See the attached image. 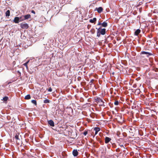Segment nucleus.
<instances>
[{
	"label": "nucleus",
	"mask_w": 158,
	"mask_h": 158,
	"mask_svg": "<svg viewBox=\"0 0 158 158\" xmlns=\"http://www.w3.org/2000/svg\"><path fill=\"white\" fill-rule=\"evenodd\" d=\"M100 129L99 128L96 127L91 130L92 133H91V135H93V138L94 137L95 135L97 134L98 132L100 131Z\"/></svg>",
	"instance_id": "f257e3e1"
},
{
	"label": "nucleus",
	"mask_w": 158,
	"mask_h": 158,
	"mask_svg": "<svg viewBox=\"0 0 158 158\" xmlns=\"http://www.w3.org/2000/svg\"><path fill=\"white\" fill-rule=\"evenodd\" d=\"M20 27L23 29H27L28 28L29 26L28 24L25 23V22L21 23L20 24Z\"/></svg>",
	"instance_id": "f03ea898"
},
{
	"label": "nucleus",
	"mask_w": 158,
	"mask_h": 158,
	"mask_svg": "<svg viewBox=\"0 0 158 158\" xmlns=\"http://www.w3.org/2000/svg\"><path fill=\"white\" fill-rule=\"evenodd\" d=\"M22 17H23V18L20 21H23L25 20L28 19H29L31 18V16L30 14H27L25 15L22 16L20 17V19H21Z\"/></svg>",
	"instance_id": "7ed1b4c3"
},
{
	"label": "nucleus",
	"mask_w": 158,
	"mask_h": 158,
	"mask_svg": "<svg viewBox=\"0 0 158 158\" xmlns=\"http://www.w3.org/2000/svg\"><path fill=\"white\" fill-rule=\"evenodd\" d=\"M140 54H146V55H147V57H148L149 56H151V55H153L150 52H145V51L141 52L140 53Z\"/></svg>",
	"instance_id": "20e7f679"
},
{
	"label": "nucleus",
	"mask_w": 158,
	"mask_h": 158,
	"mask_svg": "<svg viewBox=\"0 0 158 158\" xmlns=\"http://www.w3.org/2000/svg\"><path fill=\"white\" fill-rule=\"evenodd\" d=\"M20 17L19 18L18 17H15L14 18V20H13V22L16 23H18L19 22H20Z\"/></svg>",
	"instance_id": "39448f33"
},
{
	"label": "nucleus",
	"mask_w": 158,
	"mask_h": 158,
	"mask_svg": "<svg viewBox=\"0 0 158 158\" xmlns=\"http://www.w3.org/2000/svg\"><path fill=\"white\" fill-rule=\"evenodd\" d=\"M48 124L50 125L51 126L53 127L54 126V122L52 120H49L48 121Z\"/></svg>",
	"instance_id": "423d86ee"
},
{
	"label": "nucleus",
	"mask_w": 158,
	"mask_h": 158,
	"mask_svg": "<svg viewBox=\"0 0 158 158\" xmlns=\"http://www.w3.org/2000/svg\"><path fill=\"white\" fill-rule=\"evenodd\" d=\"M103 8L101 7H100L98 8H96V10H97L98 12V13H101V12L102 11Z\"/></svg>",
	"instance_id": "0eeeda50"
},
{
	"label": "nucleus",
	"mask_w": 158,
	"mask_h": 158,
	"mask_svg": "<svg viewBox=\"0 0 158 158\" xmlns=\"http://www.w3.org/2000/svg\"><path fill=\"white\" fill-rule=\"evenodd\" d=\"M100 32L101 34L102 35H104L106 33V29L105 28H103L101 29H100Z\"/></svg>",
	"instance_id": "6e6552de"
},
{
	"label": "nucleus",
	"mask_w": 158,
	"mask_h": 158,
	"mask_svg": "<svg viewBox=\"0 0 158 158\" xmlns=\"http://www.w3.org/2000/svg\"><path fill=\"white\" fill-rule=\"evenodd\" d=\"M97 101L100 104V105L102 106H104L103 104L104 102L100 98H97Z\"/></svg>",
	"instance_id": "1a4fd4ad"
},
{
	"label": "nucleus",
	"mask_w": 158,
	"mask_h": 158,
	"mask_svg": "<svg viewBox=\"0 0 158 158\" xmlns=\"http://www.w3.org/2000/svg\"><path fill=\"white\" fill-rule=\"evenodd\" d=\"M73 155L74 156H77L78 154V152L77 150H74L73 152Z\"/></svg>",
	"instance_id": "9d476101"
},
{
	"label": "nucleus",
	"mask_w": 158,
	"mask_h": 158,
	"mask_svg": "<svg viewBox=\"0 0 158 158\" xmlns=\"http://www.w3.org/2000/svg\"><path fill=\"white\" fill-rule=\"evenodd\" d=\"M111 140L110 138L108 137H106L105 138V143H108L109 141Z\"/></svg>",
	"instance_id": "9b49d317"
},
{
	"label": "nucleus",
	"mask_w": 158,
	"mask_h": 158,
	"mask_svg": "<svg viewBox=\"0 0 158 158\" xmlns=\"http://www.w3.org/2000/svg\"><path fill=\"white\" fill-rule=\"evenodd\" d=\"M100 27L97 29V36L98 37H100V34H101L100 32Z\"/></svg>",
	"instance_id": "f8f14e48"
},
{
	"label": "nucleus",
	"mask_w": 158,
	"mask_h": 158,
	"mask_svg": "<svg viewBox=\"0 0 158 158\" xmlns=\"http://www.w3.org/2000/svg\"><path fill=\"white\" fill-rule=\"evenodd\" d=\"M140 32V30L139 29H137L135 31V35H138Z\"/></svg>",
	"instance_id": "ddd939ff"
},
{
	"label": "nucleus",
	"mask_w": 158,
	"mask_h": 158,
	"mask_svg": "<svg viewBox=\"0 0 158 158\" xmlns=\"http://www.w3.org/2000/svg\"><path fill=\"white\" fill-rule=\"evenodd\" d=\"M19 134H16V135L15 136V139H16V140H19V141H20V139H19Z\"/></svg>",
	"instance_id": "4468645a"
},
{
	"label": "nucleus",
	"mask_w": 158,
	"mask_h": 158,
	"mask_svg": "<svg viewBox=\"0 0 158 158\" xmlns=\"http://www.w3.org/2000/svg\"><path fill=\"white\" fill-rule=\"evenodd\" d=\"M10 10H8L5 13L6 16V17L9 16L10 15Z\"/></svg>",
	"instance_id": "2eb2a0df"
},
{
	"label": "nucleus",
	"mask_w": 158,
	"mask_h": 158,
	"mask_svg": "<svg viewBox=\"0 0 158 158\" xmlns=\"http://www.w3.org/2000/svg\"><path fill=\"white\" fill-rule=\"evenodd\" d=\"M96 18H94L93 19H90L89 20V22L91 23H94L96 21Z\"/></svg>",
	"instance_id": "dca6fc26"
},
{
	"label": "nucleus",
	"mask_w": 158,
	"mask_h": 158,
	"mask_svg": "<svg viewBox=\"0 0 158 158\" xmlns=\"http://www.w3.org/2000/svg\"><path fill=\"white\" fill-rule=\"evenodd\" d=\"M102 25L103 27H106L107 26V23L106 22H104L102 23Z\"/></svg>",
	"instance_id": "f3484780"
},
{
	"label": "nucleus",
	"mask_w": 158,
	"mask_h": 158,
	"mask_svg": "<svg viewBox=\"0 0 158 158\" xmlns=\"http://www.w3.org/2000/svg\"><path fill=\"white\" fill-rule=\"evenodd\" d=\"M31 98V96L30 94H28L26 96L24 99L26 100H28Z\"/></svg>",
	"instance_id": "a211bd4d"
},
{
	"label": "nucleus",
	"mask_w": 158,
	"mask_h": 158,
	"mask_svg": "<svg viewBox=\"0 0 158 158\" xmlns=\"http://www.w3.org/2000/svg\"><path fill=\"white\" fill-rule=\"evenodd\" d=\"M50 102V101L49 99H46L44 100V102L45 103H49Z\"/></svg>",
	"instance_id": "6ab92c4d"
},
{
	"label": "nucleus",
	"mask_w": 158,
	"mask_h": 158,
	"mask_svg": "<svg viewBox=\"0 0 158 158\" xmlns=\"http://www.w3.org/2000/svg\"><path fill=\"white\" fill-rule=\"evenodd\" d=\"M8 99V98L7 97L5 96L3 98V100L4 101H6Z\"/></svg>",
	"instance_id": "aec40b11"
},
{
	"label": "nucleus",
	"mask_w": 158,
	"mask_h": 158,
	"mask_svg": "<svg viewBox=\"0 0 158 158\" xmlns=\"http://www.w3.org/2000/svg\"><path fill=\"white\" fill-rule=\"evenodd\" d=\"M31 102L32 103H33V104H34L35 105H37L36 101L35 100H31Z\"/></svg>",
	"instance_id": "412c9836"
},
{
	"label": "nucleus",
	"mask_w": 158,
	"mask_h": 158,
	"mask_svg": "<svg viewBox=\"0 0 158 158\" xmlns=\"http://www.w3.org/2000/svg\"><path fill=\"white\" fill-rule=\"evenodd\" d=\"M29 61L27 62H26L25 63H24L23 64V65L24 66H25L26 67V68H27V64L29 62Z\"/></svg>",
	"instance_id": "4be33fe9"
},
{
	"label": "nucleus",
	"mask_w": 158,
	"mask_h": 158,
	"mask_svg": "<svg viewBox=\"0 0 158 158\" xmlns=\"http://www.w3.org/2000/svg\"><path fill=\"white\" fill-rule=\"evenodd\" d=\"M88 133V131H85L84 132H83V134L84 135H86Z\"/></svg>",
	"instance_id": "5701e85b"
},
{
	"label": "nucleus",
	"mask_w": 158,
	"mask_h": 158,
	"mask_svg": "<svg viewBox=\"0 0 158 158\" xmlns=\"http://www.w3.org/2000/svg\"><path fill=\"white\" fill-rule=\"evenodd\" d=\"M16 142L18 144V145H19L21 143V141H19V140H16Z\"/></svg>",
	"instance_id": "b1692460"
},
{
	"label": "nucleus",
	"mask_w": 158,
	"mask_h": 158,
	"mask_svg": "<svg viewBox=\"0 0 158 158\" xmlns=\"http://www.w3.org/2000/svg\"><path fill=\"white\" fill-rule=\"evenodd\" d=\"M114 104L115 105H118V101H115V102H114Z\"/></svg>",
	"instance_id": "393cba45"
},
{
	"label": "nucleus",
	"mask_w": 158,
	"mask_h": 158,
	"mask_svg": "<svg viewBox=\"0 0 158 158\" xmlns=\"http://www.w3.org/2000/svg\"><path fill=\"white\" fill-rule=\"evenodd\" d=\"M52 89L51 87H50L48 90V91L49 92H51L52 91Z\"/></svg>",
	"instance_id": "a878e982"
},
{
	"label": "nucleus",
	"mask_w": 158,
	"mask_h": 158,
	"mask_svg": "<svg viewBox=\"0 0 158 158\" xmlns=\"http://www.w3.org/2000/svg\"><path fill=\"white\" fill-rule=\"evenodd\" d=\"M83 132H81L80 133V136H81V137H83Z\"/></svg>",
	"instance_id": "bb28decb"
},
{
	"label": "nucleus",
	"mask_w": 158,
	"mask_h": 158,
	"mask_svg": "<svg viewBox=\"0 0 158 158\" xmlns=\"http://www.w3.org/2000/svg\"><path fill=\"white\" fill-rule=\"evenodd\" d=\"M84 130V128L83 127H81V128L80 129L79 131H83Z\"/></svg>",
	"instance_id": "cd10ccee"
},
{
	"label": "nucleus",
	"mask_w": 158,
	"mask_h": 158,
	"mask_svg": "<svg viewBox=\"0 0 158 158\" xmlns=\"http://www.w3.org/2000/svg\"><path fill=\"white\" fill-rule=\"evenodd\" d=\"M31 12L34 14H35V12L34 10H32L31 11Z\"/></svg>",
	"instance_id": "c85d7f7f"
},
{
	"label": "nucleus",
	"mask_w": 158,
	"mask_h": 158,
	"mask_svg": "<svg viewBox=\"0 0 158 158\" xmlns=\"http://www.w3.org/2000/svg\"><path fill=\"white\" fill-rule=\"evenodd\" d=\"M155 71L156 72H158V69L157 68H156V69L155 70Z\"/></svg>",
	"instance_id": "c756f323"
},
{
	"label": "nucleus",
	"mask_w": 158,
	"mask_h": 158,
	"mask_svg": "<svg viewBox=\"0 0 158 158\" xmlns=\"http://www.w3.org/2000/svg\"><path fill=\"white\" fill-rule=\"evenodd\" d=\"M83 99L82 98H81L80 99V102H82L83 101Z\"/></svg>",
	"instance_id": "7c9ffc66"
},
{
	"label": "nucleus",
	"mask_w": 158,
	"mask_h": 158,
	"mask_svg": "<svg viewBox=\"0 0 158 158\" xmlns=\"http://www.w3.org/2000/svg\"><path fill=\"white\" fill-rule=\"evenodd\" d=\"M102 23H101L100 22H98V25H102Z\"/></svg>",
	"instance_id": "2f4dec72"
},
{
	"label": "nucleus",
	"mask_w": 158,
	"mask_h": 158,
	"mask_svg": "<svg viewBox=\"0 0 158 158\" xmlns=\"http://www.w3.org/2000/svg\"><path fill=\"white\" fill-rule=\"evenodd\" d=\"M94 81V80L93 79L91 80L90 81V83H92Z\"/></svg>",
	"instance_id": "473e14b6"
},
{
	"label": "nucleus",
	"mask_w": 158,
	"mask_h": 158,
	"mask_svg": "<svg viewBox=\"0 0 158 158\" xmlns=\"http://www.w3.org/2000/svg\"><path fill=\"white\" fill-rule=\"evenodd\" d=\"M15 64V61H14L13 62V64Z\"/></svg>",
	"instance_id": "72a5a7b5"
},
{
	"label": "nucleus",
	"mask_w": 158,
	"mask_h": 158,
	"mask_svg": "<svg viewBox=\"0 0 158 158\" xmlns=\"http://www.w3.org/2000/svg\"><path fill=\"white\" fill-rule=\"evenodd\" d=\"M77 34V35H78V33H75V36H76V37L77 36V35H76V34Z\"/></svg>",
	"instance_id": "f704fd0d"
},
{
	"label": "nucleus",
	"mask_w": 158,
	"mask_h": 158,
	"mask_svg": "<svg viewBox=\"0 0 158 158\" xmlns=\"http://www.w3.org/2000/svg\"><path fill=\"white\" fill-rule=\"evenodd\" d=\"M120 146L121 147H123V145H120Z\"/></svg>",
	"instance_id": "c9c22d12"
},
{
	"label": "nucleus",
	"mask_w": 158,
	"mask_h": 158,
	"mask_svg": "<svg viewBox=\"0 0 158 158\" xmlns=\"http://www.w3.org/2000/svg\"><path fill=\"white\" fill-rule=\"evenodd\" d=\"M23 17H22V18H21V19H20V20H21L22 19H23Z\"/></svg>",
	"instance_id": "e433bc0d"
},
{
	"label": "nucleus",
	"mask_w": 158,
	"mask_h": 158,
	"mask_svg": "<svg viewBox=\"0 0 158 158\" xmlns=\"http://www.w3.org/2000/svg\"><path fill=\"white\" fill-rule=\"evenodd\" d=\"M11 82H9L8 83V84H10Z\"/></svg>",
	"instance_id": "4c0bfd02"
},
{
	"label": "nucleus",
	"mask_w": 158,
	"mask_h": 158,
	"mask_svg": "<svg viewBox=\"0 0 158 158\" xmlns=\"http://www.w3.org/2000/svg\"><path fill=\"white\" fill-rule=\"evenodd\" d=\"M88 132H89H89H90V131H88Z\"/></svg>",
	"instance_id": "58836bf2"
},
{
	"label": "nucleus",
	"mask_w": 158,
	"mask_h": 158,
	"mask_svg": "<svg viewBox=\"0 0 158 158\" xmlns=\"http://www.w3.org/2000/svg\"><path fill=\"white\" fill-rule=\"evenodd\" d=\"M79 77H78V78H77V79L78 80H79Z\"/></svg>",
	"instance_id": "ea45409f"
},
{
	"label": "nucleus",
	"mask_w": 158,
	"mask_h": 158,
	"mask_svg": "<svg viewBox=\"0 0 158 158\" xmlns=\"http://www.w3.org/2000/svg\"><path fill=\"white\" fill-rule=\"evenodd\" d=\"M83 112H82V114H83Z\"/></svg>",
	"instance_id": "a19ab883"
}]
</instances>
